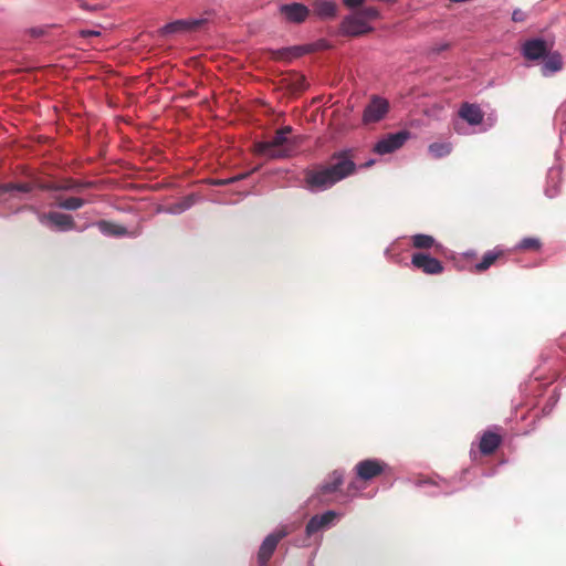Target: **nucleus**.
<instances>
[{"instance_id":"b1692460","label":"nucleus","mask_w":566,"mask_h":566,"mask_svg":"<svg viewBox=\"0 0 566 566\" xmlns=\"http://www.w3.org/2000/svg\"><path fill=\"white\" fill-rule=\"evenodd\" d=\"M343 484V474L338 471H334L332 475L329 476V481L325 482L321 491L323 494H329L335 491Z\"/></svg>"},{"instance_id":"c756f323","label":"nucleus","mask_w":566,"mask_h":566,"mask_svg":"<svg viewBox=\"0 0 566 566\" xmlns=\"http://www.w3.org/2000/svg\"><path fill=\"white\" fill-rule=\"evenodd\" d=\"M36 187L46 191H61L60 182H41Z\"/></svg>"},{"instance_id":"f03ea898","label":"nucleus","mask_w":566,"mask_h":566,"mask_svg":"<svg viewBox=\"0 0 566 566\" xmlns=\"http://www.w3.org/2000/svg\"><path fill=\"white\" fill-rule=\"evenodd\" d=\"M292 130L291 126H284L275 132L272 139L256 143L254 145L255 154L270 159L292 157L301 143L300 137H289Z\"/></svg>"},{"instance_id":"39448f33","label":"nucleus","mask_w":566,"mask_h":566,"mask_svg":"<svg viewBox=\"0 0 566 566\" xmlns=\"http://www.w3.org/2000/svg\"><path fill=\"white\" fill-rule=\"evenodd\" d=\"M387 464L378 459H366L359 461L355 465V472L358 479L363 481H369L374 478L379 476L386 469Z\"/></svg>"},{"instance_id":"f3484780","label":"nucleus","mask_w":566,"mask_h":566,"mask_svg":"<svg viewBox=\"0 0 566 566\" xmlns=\"http://www.w3.org/2000/svg\"><path fill=\"white\" fill-rule=\"evenodd\" d=\"M411 244L413 248L419 250L436 249L439 250L441 244L436 241L432 235L429 234H415L411 237Z\"/></svg>"},{"instance_id":"9d476101","label":"nucleus","mask_w":566,"mask_h":566,"mask_svg":"<svg viewBox=\"0 0 566 566\" xmlns=\"http://www.w3.org/2000/svg\"><path fill=\"white\" fill-rule=\"evenodd\" d=\"M285 536V533L283 531L272 533L265 537V539L262 542L259 553H258V560L260 566H265L270 558L272 557L277 544Z\"/></svg>"},{"instance_id":"cd10ccee","label":"nucleus","mask_w":566,"mask_h":566,"mask_svg":"<svg viewBox=\"0 0 566 566\" xmlns=\"http://www.w3.org/2000/svg\"><path fill=\"white\" fill-rule=\"evenodd\" d=\"M250 174L251 172H244V174H239L237 176H233V177L227 178V179H214L212 181V185H214V186H227V185H230V184H233V182H237V181L245 179Z\"/></svg>"},{"instance_id":"1a4fd4ad","label":"nucleus","mask_w":566,"mask_h":566,"mask_svg":"<svg viewBox=\"0 0 566 566\" xmlns=\"http://www.w3.org/2000/svg\"><path fill=\"white\" fill-rule=\"evenodd\" d=\"M206 19H186V20H177L170 23H167L160 29V33L163 35H168L172 33L188 32L199 30L205 23Z\"/></svg>"},{"instance_id":"4468645a","label":"nucleus","mask_w":566,"mask_h":566,"mask_svg":"<svg viewBox=\"0 0 566 566\" xmlns=\"http://www.w3.org/2000/svg\"><path fill=\"white\" fill-rule=\"evenodd\" d=\"M337 514L334 511H327L321 515H314L306 524V534L308 536L317 533L324 527H327L336 518Z\"/></svg>"},{"instance_id":"412c9836","label":"nucleus","mask_w":566,"mask_h":566,"mask_svg":"<svg viewBox=\"0 0 566 566\" xmlns=\"http://www.w3.org/2000/svg\"><path fill=\"white\" fill-rule=\"evenodd\" d=\"M55 205L64 210L75 211L85 205V200L78 197L55 196Z\"/></svg>"},{"instance_id":"2eb2a0df","label":"nucleus","mask_w":566,"mask_h":566,"mask_svg":"<svg viewBox=\"0 0 566 566\" xmlns=\"http://www.w3.org/2000/svg\"><path fill=\"white\" fill-rule=\"evenodd\" d=\"M502 436L493 431H484L481 436L479 449L483 455L493 454L502 443Z\"/></svg>"},{"instance_id":"4be33fe9","label":"nucleus","mask_w":566,"mask_h":566,"mask_svg":"<svg viewBox=\"0 0 566 566\" xmlns=\"http://www.w3.org/2000/svg\"><path fill=\"white\" fill-rule=\"evenodd\" d=\"M35 188L32 182H8L0 185V196L4 193H12L14 191L29 193Z\"/></svg>"},{"instance_id":"7c9ffc66","label":"nucleus","mask_w":566,"mask_h":566,"mask_svg":"<svg viewBox=\"0 0 566 566\" xmlns=\"http://www.w3.org/2000/svg\"><path fill=\"white\" fill-rule=\"evenodd\" d=\"M526 19V13L521 9H515L512 13V20L514 22H523Z\"/></svg>"},{"instance_id":"9b49d317","label":"nucleus","mask_w":566,"mask_h":566,"mask_svg":"<svg viewBox=\"0 0 566 566\" xmlns=\"http://www.w3.org/2000/svg\"><path fill=\"white\" fill-rule=\"evenodd\" d=\"M280 13L286 22L302 23L310 15V10L302 3L293 2L281 6Z\"/></svg>"},{"instance_id":"7ed1b4c3","label":"nucleus","mask_w":566,"mask_h":566,"mask_svg":"<svg viewBox=\"0 0 566 566\" xmlns=\"http://www.w3.org/2000/svg\"><path fill=\"white\" fill-rule=\"evenodd\" d=\"M28 210L38 216V220L40 223L44 226L54 227L60 231H69L73 230L76 226L73 217L71 214L57 212V211H49V212H40L34 206L25 205L19 208L18 211Z\"/></svg>"},{"instance_id":"393cba45","label":"nucleus","mask_w":566,"mask_h":566,"mask_svg":"<svg viewBox=\"0 0 566 566\" xmlns=\"http://www.w3.org/2000/svg\"><path fill=\"white\" fill-rule=\"evenodd\" d=\"M99 229L104 233H107V234H111V235H117V237L124 235L127 232L125 227L119 226V224H115V223H112V222H107V221L99 222Z\"/></svg>"},{"instance_id":"0eeeda50","label":"nucleus","mask_w":566,"mask_h":566,"mask_svg":"<svg viewBox=\"0 0 566 566\" xmlns=\"http://www.w3.org/2000/svg\"><path fill=\"white\" fill-rule=\"evenodd\" d=\"M314 49L315 48L312 44L295 45L277 50H270L269 54L272 60L291 62L294 59L301 57L304 54L313 52Z\"/></svg>"},{"instance_id":"2f4dec72","label":"nucleus","mask_w":566,"mask_h":566,"mask_svg":"<svg viewBox=\"0 0 566 566\" xmlns=\"http://www.w3.org/2000/svg\"><path fill=\"white\" fill-rule=\"evenodd\" d=\"M78 2V6L80 8H82L83 10H88V11H97L99 10L102 7L96 4V6H90L87 2H85L84 0H76Z\"/></svg>"},{"instance_id":"ddd939ff","label":"nucleus","mask_w":566,"mask_h":566,"mask_svg":"<svg viewBox=\"0 0 566 566\" xmlns=\"http://www.w3.org/2000/svg\"><path fill=\"white\" fill-rule=\"evenodd\" d=\"M371 28L364 21V18L358 14V12L354 13L345 18L342 22V31L347 35H361L369 32Z\"/></svg>"},{"instance_id":"473e14b6","label":"nucleus","mask_w":566,"mask_h":566,"mask_svg":"<svg viewBox=\"0 0 566 566\" xmlns=\"http://www.w3.org/2000/svg\"><path fill=\"white\" fill-rule=\"evenodd\" d=\"M80 34L83 38H88V36H98V35H101V32L96 31V30H81Z\"/></svg>"},{"instance_id":"f257e3e1","label":"nucleus","mask_w":566,"mask_h":566,"mask_svg":"<svg viewBox=\"0 0 566 566\" xmlns=\"http://www.w3.org/2000/svg\"><path fill=\"white\" fill-rule=\"evenodd\" d=\"M357 166L354 161L353 150L335 151L331 156V164L328 166L307 169L304 174V182L311 191H323L354 175Z\"/></svg>"},{"instance_id":"bb28decb","label":"nucleus","mask_w":566,"mask_h":566,"mask_svg":"<svg viewBox=\"0 0 566 566\" xmlns=\"http://www.w3.org/2000/svg\"><path fill=\"white\" fill-rule=\"evenodd\" d=\"M358 14L364 18L368 24L369 21L376 20L379 17V11L375 7H366L358 11Z\"/></svg>"},{"instance_id":"f8f14e48","label":"nucleus","mask_w":566,"mask_h":566,"mask_svg":"<svg viewBox=\"0 0 566 566\" xmlns=\"http://www.w3.org/2000/svg\"><path fill=\"white\" fill-rule=\"evenodd\" d=\"M551 48L543 39L527 40L522 48L524 57L530 61H537L542 57H545Z\"/></svg>"},{"instance_id":"5701e85b","label":"nucleus","mask_w":566,"mask_h":566,"mask_svg":"<svg viewBox=\"0 0 566 566\" xmlns=\"http://www.w3.org/2000/svg\"><path fill=\"white\" fill-rule=\"evenodd\" d=\"M92 181H78L72 178H66L60 181L61 191H77L93 187Z\"/></svg>"},{"instance_id":"6e6552de","label":"nucleus","mask_w":566,"mask_h":566,"mask_svg":"<svg viewBox=\"0 0 566 566\" xmlns=\"http://www.w3.org/2000/svg\"><path fill=\"white\" fill-rule=\"evenodd\" d=\"M408 139V133L398 132L396 134H389L385 138L380 139L375 146L374 151L379 155L390 154L399 149L405 142Z\"/></svg>"},{"instance_id":"a878e982","label":"nucleus","mask_w":566,"mask_h":566,"mask_svg":"<svg viewBox=\"0 0 566 566\" xmlns=\"http://www.w3.org/2000/svg\"><path fill=\"white\" fill-rule=\"evenodd\" d=\"M430 154L436 158H441L451 153V145L448 143H433L429 146Z\"/></svg>"},{"instance_id":"f704fd0d","label":"nucleus","mask_w":566,"mask_h":566,"mask_svg":"<svg viewBox=\"0 0 566 566\" xmlns=\"http://www.w3.org/2000/svg\"><path fill=\"white\" fill-rule=\"evenodd\" d=\"M365 0H344V3L348 8H356L360 6Z\"/></svg>"},{"instance_id":"aec40b11","label":"nucleus","mask_w":566,"mask_h":566,"mask_svg":"<svg viewBox=\"0 0 566 566\" xmlns=\"http://www.w3.org/2000/svg\"><path fill=\"white\" fill-rule=\"evenodd\" d=\"M501 256H503L502 250L495 249V250L485 252L482 256V260L474 265V271L478 273L486 271Z\"/></svg>"},{"instance_id":"a211bd4d","label":"nucleus","mask_w":566,"mask_h":566,"mask_svg":"<svg viewBox=\"0 0 566 566\" xmlns=\"http://www.w3.org/2000/svg\"><path fill=\"white\" fill-rule=\"evenodd\" d=\"M314 12L323 19L333 18L336 15L337 7L335 2L329 0H317L314 2Z\"/></svg>"},{"instance_id":"c85d7f7f","label":"nucleus","mask_w":566,"mask_h":566,"mask_svg":"<svg viewBox=\"0 0 566 566\" xmlns=\"http://www.w3.org/2000/svg\"><path fill=\"white\" fill-rule=\"evenodd\" d=\"M539 248L541 242L535 238H525L518 244V249L521 250H538Z\"/></svg>"},{"instance_id":"20e7f679","label":"nucleus","mask_w":566,"mask_h":566,"mask_svg":"<svg viewBox=\"0 0 566 566\" xmlns=\"http://www.w3.org/2000/svg\"><path fill=\"white\" fill-rule=\"evenodd\" d=\"M411 264L428 275L441 274L444 269L441 261L424 252L413 253L411 255Z\"/></svg>"},{"instance_id":"dca6fc26","label":"nucleus","mask_w":566,"mask_h":566,"mask_svg":"<svg viewBox=\"0 0 566 566\" xmlns=\"http://www.w3.org/2000/svg\"><path fill=\"white\" fill-rule=\"evenodd\" d=\"M459 116L470 125H479L483 120V113L475 104L464 103L459 109Z\"/></svg>"},{"instance_id":"423d86ee","label":"nucleus","mask_w":566,"mask_h":566,"mask_svg":"<svg viewBox=\"0 0 566 566\" xmlns=\"http://www.w3.org/2000/svg\"><path fill=\"white\" fill-rule=\"evenodd\" d=\"M388 111V101L379 96H374L369 104L365 107L363 122L365 124L377 123L385 117Z\"/></svg>"},{"instance_id":"6ab92c4d","label":"nucleus","mask_w":566,"mask_h":566,"mask_svg":"<svg viewBox=\"0 0 566 566\" xmlns=\"http://www.w3.org/2000/svg\"><path fill=\"white\" fill-rule=\"evenodd\" d=\"M547 59L542 67L543 75H548L558 72L563 69V57L558 52H549Z\"/></svg>"},{"instance_id":"72a5a7b5","label":"nucleus","mask_w":566,"mask_h":566,"mask_svg":"<svg viewBox=\"0 0 566 566\" xmlns=\"http://www.w3.org/2000/svg\"><path fill=\"white\" fill-rule=\"evenodd\" d=\"M29 32L33 38L42 36L45 33L44 29L42 28H32Z\"/></svg>"}]
</instances>
